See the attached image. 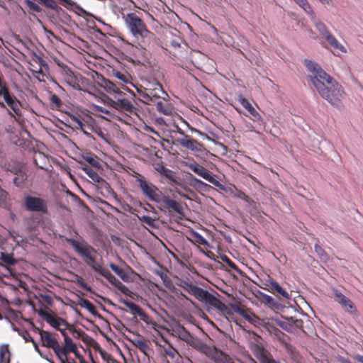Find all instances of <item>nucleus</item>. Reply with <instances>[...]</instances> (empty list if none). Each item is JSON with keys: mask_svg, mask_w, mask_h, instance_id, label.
Returning a JSON list of instances; mask_svg holds the SVG:
<instances>
[{"mask_svg": "<svg viewBox=\"0 0 363 363\" xmlns=\"http://www.w3.org/2000/svg\"><path fill=\"white\" fill-rule=\"evenodd\" d=\"M304 63L313 74L311 81L320 96L333 106H342L346 94L342 85L313 61L305 60Z\"/></svg>", "mask_w": 363, "mask_h": 363, "instance_id": "f257e3e1", "label": "nucleus"}, {"mask_svg": "<svg viewBox=\"0 0 363 363\" xmlns=\"http://www.w3.org/2000/svg\"><path fill=\"white\" fill-rule=\"evenodd\" d=\"M181 286L199 301L204 302L206 305L216 308L223 313H230L228 307L208 291L187 281H183Z\"/></svg>", "mask_w": 363, "mask_h": 363, "instance_id": "f03ea898", "label": "nucleus"}, {"mask_svg": "<svg viewBox=\"0 0 363 363\" xmlns=\"http://www.w3.org/2000/svg\"><path fill=\"white\" fill-rule=\"evenodd\" d=\"M0 107L7 108L9 114L16 118L22 115L21 104L16 96L11 93L6 83L0 78Z\"/></svg>", "mask_w": 363, "mask_h": 363, "instance_id": "7ed1b4c3", "label": "nucleus"}, {"mask_svg": "<svg viewBox=\"0 0 363 363\" xmlns=\"http://www.w3.org/2000/svg\"><path fill=\"white\" fill-rule=\"evenodd\" d=\"M67 242L73 247L75 252L84 259V262L93 270L96 272L101 265L96 260V250L84 240L79 242L72 238L67 239Z\"/></svg>", "mask_w": 363, "mask_h": 363, "instance_id": "20e7f679", "label": "nucleus"}, {"mask_svg": "<svg viewBox=\"0 0 363 363\" xmlns=\"http://www.w3.org/2000/svg\"><path fill=\"white\" fill-rule=\"evenodd\" d=\"M122 18L130 32L135 38L138 39L140 38L144 40L152 34L151 32L148 30L145 22L135 13L128 14L122 13Z\"/></svg>", "mask_w": 363, "mask_h": 363, "instance_id": "39448f33", "label": "nucleus"}, {"mask_svg": "<svg viewBox=\"0 0 363 363\" xmlns=\"http://www.w3.org/2000/svg\"><path fill=\"white\" fill-rule=\"evenodd\" d=\"M137 174L136 182L143 195L151 201L160 202L163 193L155 184L147 182L145 177L139 174Z\"/></svg>", "mask_w": 363, "mask_h": 363, "instance_id": "423d86ee", "label": "nucleus"}, {"mask_svg": "<svg viewBox=\"0 0 363 363\" xmlns=\"http://www.w3.org/2000/svg\"><path fill=\"white\" fill-rule=\"evenodd\" d=\"M136 89L139 99L147 105L152 104L156 100H160V98L163 96H168L162 85H156L155 89H143V86L140 85Z\"/></svg>", "mask_w": 363, "mask_h": 363, "instance_id": "0eeeda50", "label": "nucleus"}, {"mask_svg": "<svg viewBox=\"0 0 363 363\" xmlns=\"http://www.w3.org/2000/svg\"><path fill=\"white\" fill-rule=\"evenodd\" d=\"M123 96H115V99L108 97L106 102L113 108L125 112L126 114L138 116V108L130 101Z\"/></svg>", "mask_w": 363, "mask_h": 363, "instance_id": "6e6552de", "label": "nucleus"}, {"mask_svg": "<svg viewBox=\"0 0 363 363\" xmlns=\"http://www.w3.org/2000/svg\"><path fill=\"white\" fill-rule=\"evenodd\" d=\"M58 65L61 67L60 74L64 82L74 89L82 90L81 82L84 78L81 74H74L70 68L63 63H58Z\"/></svg>", "mask_w": 363, "mask_h": 363, "instance_id": "1a4fd4ad", "label": "nucleus"}, {"mask_svg": "<svg viewBox=\"0 0 363 363\" xmlns=\"http://www.w3.org/2000/svg\"><path fill=\"white\" fill-rule=\"evenodd\" d=\"M24 206L29 211L48 213V204L45 200L40 197L28 196L24 199Z\"/></svg>", "mask_w": 363, "mask_h": 363, "instance_id": "9d476101", "label": "nucleus"}, {"mask_svg": "<svg viewBox=\"0 0 363 363\" xmlns=\"http://www.w3.org/2000/svg\"><path fill=\"white\" fill-rule=\"evenodd\" d=\"M189 168L193 171L195 174L200 176L201 177L203 178L211 184H213L214 186L217 187L221 188L222 185L219 182L218 180H217L211 173L210 171H208L206 168H205L203 166L196 163L193 162L188 164Z\"/></svg>", "mask_w": 363, "mask_h": 363, "instance_id": "9b49d317", "label": "nucleus"}, {"mask_svg": "<svg viewBox=\"0 0 363 363\" xmlns=\"http://www.w3.org/2000/svg\"><path fill=\"white\" fill-rule=\"evenodd\" d=\"M105 277L113 286L117 288L121 293L128 295L130 292L128 288L117 279L111 272L102 266L96 272Z\"/></svg>", "mask_w": 363, "mask_h": 363, "instance_id": "f8f14e48", "label": "nucleus"}, {"mask_svg": "<svg viewBox=\"0 0 363 363\" xmlns=\"http://www.w3.org/2000/svg\"><path fill=\"white\" fill-rule=\"evenodd\" d=\"M333 295L335 301L340 304L347 312L351 314L356 313V306L349 298L345 296L337 289L333 290Z\"/></svg>", "mask_w": 363, "mask_h": 363, "instance_id": "ddd939ff", "label": "nucleus"}, {"mask_svg": "<svg viewBox=\"0 0 363 363\" xmlns=\"http://www.w3.org/2000/svg\"><path fill=\"white\" fill-rule=\"evenodd\" d=\"M166 96L160 98V100H156L151 105L155 106L156 110L165 116H171L173 114L174 110L172 105L169 100L165 99Z\"/></svg>", "mask_w": 363, "mask_h": 363, "instance_id": "4468645a", "label": "nucleus"}, {"mask_svg": "<svg viewBox=\"0 0 363 363\" xmlns=\"http://www.w3.org/2000/svg\"><path fill=\"white\" fill-rule=\"evenodd\" d=\"M238 101L247 111L252 121L256 122L263 121L261 115L255 110L250 102L243 96L239 95L238 96Z\"/></svg>", "mask_w": 363, "mask_h": 363, "instance_id": "2eb2a0df", "label": "nucleus"}, {"mask_svg": "<svg viewBox=\"0 0 363 363\" xmlns=\"http://www.w3.org/2000/svg\"><path fill=\"white\" fill-rule=\"evenodd\" d=\"M187 345H190L197 351L209 356L212 353L211 347L204 343L202 340L195 336H192Z\"/></svg>", "mask_w": 363, "mask_h": 363, "instance_id": "dca6fc26", "label": "nucleus"}, {"mask_svg": "<svg viewBox=\"0 0 363 363\" xmlns=\"http://www.w3.org/2000/svg\"><path fill=\"white\" fill-rule=\"evenodd\" d=\"M159 203H162L169 210H172L179 214H183V209L180 203L164 194H162Z\"/></svg>", "mask_w": 363, "mask_h": 363, "instance_id": "f3484780", "label": "nucleus"}, {"mask_svg": "<svg viewBox=\"0 0 363 363\" xmlns=\"http://www.w3.org/2000/svg\"><path fill=\"white\" fill-rule=\"evenodd\" d=\"M177 143L181 146L194 151L199 150L201 149V145L196 140L191 138L189 135H184L182 138H177Z\"/></svg>", "mask_w": 363, "mask_h": 363, "instance_id": "a211bd4d", "label": "nucleus"}, {"mask_svg": "<svg viewBox=\"0 0 363 363\" xmlns=\"http://www.w3.org/2000/svg\"><path fill=\"white\" fill-rule=\"evenodd\" d=\"M82 169L96 183L101 185V187L111 189L109 184L99 176L96 171L90 167L85 165L82 167Z\"/></svg>", "mask_w": 363, "mask_h": 363, "instance_id": "6ab92c4d", "label": "nucleus"}, {"mask_svg": "<svg viewBox=\"0 0 363 363\" xmlns=\"http://www.w3.org/2000/svg\"><path fill=\"white\" fill-rule=\"evenodd\" d=\"M232 308L235 313L241 315L245 320L250 323L254 322L255 319L257 318L250 309L242 304L233 305Z\"/></svg>", "mask_w": 363, "mask_h": 363, "instance_id": "aec40b11", "label": "nucleus"}, {"mask_svg": "<svg viewBox=\"0 0 363 363\" xmlns=\"http://www.w3.org/2000/svg\"><path fill=\"white\" fill-rule=\"evenodd\" d=\"M275 335L281 340L286 352L291 356L292 358H296L298 355L296 348L291 344L288 343L285 340V335L279 329H274Z\"/></svg>", "mask_w": 363, "mask_h": 363, "instance_id": "412c9836", "label": "nucleus"}, {"mask_svg": "<svg viewBox=\"0 0 363 363\" xmlns=\"http://www.w3.org/2000/svg\"><path fill=\"white\" fill-rule=\"evenodd\" d=\"M268 286L269 287L268 290L271 293L277 294L287 299L289 298V294L276 281L270 280Z\"/></svg>", "mask_w": 363, "mask_h": 363, "instance_id": "4be33fe9", "label": "nucleus"}, {"mask_svg": "<svg viewBox=\"0 0 363 363\" xmlns=\"http://www.w3.org/2000/svg\"><path fill=\"white\" fill-rule=\"evenodd\" d=\"M256 357L260 363H277L271 354L264 348H259L256 352Z\"/></svg>", "mask_w": 363, "mask_h": 363, "instance_id": "5701e85b", "label": "nucleus"}, {"mask_svg": "<svg viewBox=\"0 0 363 363\" xmlns=\"http://www.w3.org/2000/svg\"><path fill=\"white\" fill-rule=\"evenodd\" d=\"M328 43L335 50H337L341 52H347L346 48L337 40V38L330 32L325 38Z\"/></svg>", "mask_w": 363, "mask_h": 363, "instance_id": "b1692460", "label": "nucleus"}, {"mask_svg": "<svg viewBox=\"0 0 363 363\" xmlns=\"http://www.w3.org/2000/svg\"><path fill=\"white\" fill-rule=\"evenodd\" d=\"M41 340L43 345L49 348H54V347L58 343L55 337H52L48 331H43L41 336Z\"/></svg>", "mask_w": 363, "mask_h": 363, "instance_id": "393cba45", "label": "nucleus"}, {"mask_svg": "<svg viewBox=\"0 0 363 363\" xmlns=\"http://www.w3.org/2000/svg\"><path fill=\"white\" fill-rule=\"evenodd\" d=\"M38 315L42 317L50 326H53L57 315L54 313H48L45 310L40 309L38 311Z\"/></svg>", "mask_w": 363, "mask_h": 363, "instance_id": "a878e982", "label": "nucleus"}, {"mask_svg": "<svg viewBox=\"0 0 363 363\" xmlns=\"http://www.w3.org/2000/svg\"><path fill=\"white\" fill-rule=\"evenodd\" d=\"M73 121L75 123L77 128L80 129L84 133V134L86 135L87 136H89L91 132L94 130V127L88 124H85L84 121L79 118H77V117H74Z\"/></svg>", "mask_w": 363, "mask_h": 363, "instance_id": "bb28decb", "label": "nucleus"}, {"mask_svg": "<svg viewBox=\"0 0 363 363\" xmlns=\"http://www.w3.org/2000/svg\"><path fill=\"white\" fill-rule=\"evenodd\" d=\"M11 353L9 345H2L0 346V363H10Z\"/></svg>", "mask_w": 363, "mask_h": 363, "instance_id": "cd10ccee", "label": "nucleus"}, {"mask_svg": "<svg viewBox=\"0 0 363 363\" xmlns=\"http://www.w3.org/2000/svg\"><path fill=\"white\" fill-rule=\"evenodd\" d=\"M23 5L28 9V12L31 15L42 11V9L40 6L31 0H24Z\"/></svg>", "mask_w": 363, "mask_h": 363, "instance_id": "c85d7f7f", "label": "nucleus"}, {"mask_svg": "<svg viewBox=\"0 0 363 363\" xmlns=\"http://www.w3.org/2000/svg\"><path fill=\"white\" fill-rule=\"evenodd\" d=\"M104 88L107 92L110 94H116V96H125V94L120 91L115 84L109 80L105 81Z\"/></svg>", "mask_w": 363, "mask_h": 363, "instance_id": "c756f323", "label": "nucleus"}, {"mask_svg": "<svg viewBox=\"0 0 363 363\" xmlns=\"http://www.w3.org/2000/svg\"><path fill=\"white\" fill-rule=\"evenodd\" d=\"M133 343L138 349H139L145 354L146 353L147 350H149L147 340L141 336H139L138 337L133 340Z\"/></svg>", "mask_w": 363, "mask_h": 363, "instance_id": "7c9ffc66", "label": "nucleus"}, {"mask_svg": "<svg viewBox=\"0 0 363 363\" xmlns=\"http://www.w3.org/2000/svg\"><path fill=\"white\" fill-rule=\"evenodd\" d=\"M294 1L301 7L306 13L309 14L311 18H315V12L307 0H294Z\"/></svg>", "mask_w": 363, "mask_h": 363, "instance_id": "2f4dec72", "label": "nucleus"}, {"mask_svg": "<svg viewBox=\"0 0 363 363\" xmlns=\"http://www.w3.org/2000/svg\"><path fill=\"white\" fill-rule=\"evenodd\" d=\"M294 1L301 7L306 13L309 14L311 18H315V12L307 0H294Z\"/></svg>", "mask_w": 363, "mask_h": 363, "instance_id": "473e14b6", "label": "nucleus"}, {"mask_svg": "<svg viewBox=\"0 0 363 363\" xmlns=\"http://www.w3.org/2000/svg\"><path fill=\"white\" fill-rule=\"evenodd\" d=\"M294 1L301 7L306 13L309 14L311 18H315V12L307 0H294Z\"/></svg>", "mask_w": 363, "mask_h": 363, "instance_id": "72a5a7b5", "label": "nucleus"}, {"mask_svg": "<svg viewBox=\"0 0 363 363\" xmlns=\"http://www.w3.org/2000/svg\"><path fill=\"white\" fill-rule=\"evenodd\" d=\"M294 1L301 7L306 13L309 14L311 18H315V12L307 0H294Z\"/></svg>", "mask_w": 363, "mask_h": 363, "instance_id": "f704fd0d", "label": "nucleus"}, {"mask_svg": "<svg viewBox=\"0 0 363 363\" xmlns=\"http://www.w3.org/2000/svg\"><path fill=\"white\" fill-rule=\"evenodd\" d=\"M62 335L65 340V348L67 349L68 352H75L77 351V347L74 344L72 338L69 337L66 332L62 331Z\"/></svg>", "mask_w": 363, "mask_h": 363, "instance_id": "c9c22d12", "label": "nucleus"}, {"mask_svg": "<svg viewBox=\"0 0 363 363\" xmlns=\"http://www.w3.org/2000/svg\"><path fill=\"white\" fill-rule=\"evenodd\" d=\"M52 327L60 330L62 333V331L65 332L67 329L72 328V325H70L65 319L58 316Z\"/></svg>", "mask_w": 363, "mask_h": 363, "instance_id": "e433bc0d", "label": "nucleus"}, {"mask_svg": "<svg viewBox=\"0 0 363 363\" xmlns=\"http://www.w3.org/2000/svg\"><path fill=\"white\" fill-rule=\"evenodd\" d=\"M109 267L123 281L128 280V275L124 269L113 263H110Z\"/></svg>", "mask_w": 363, "mask_h": 363, "instance_id": "4c0bfd02", "label": "nucleus"}, {"mask_svg": "<svg viewBox=\"0 0 363 363\" xmlns=\"http://www.w3.org/2000/svg\"><path fill=\"white\" fill-rule=\"evenodd\" d=\"M79 305L81 307L86 308L92 315H96L97 313V311L96 310V307L88 299L81 298L79 300Z\"/></svg>", "mask_w": 363, "mask_h": 363, "instance_id": "58836bf2", "label": "nucleus"}, {"mask_svg": "<svg viewBox=\"0 0 363 363\" xmlns=\"http://www.w3.org/2000/svg\"><path fill=\"white\" fill-rule=\"evenodd\" d=\"M177 333L180 340L184 341L186 344L189 342L190 339L193 336L189 332H188L184 327L182 326L177 329Z\"/></svg>", "mask_w": 363, "mask_h": 363, "instance_id": "ea45409f", "label": "nucleus"}, {"mask_svg": "<svg viewBox=\"0 0 363 363\" xmlns=\"http://www.w3.org/2000/svg\"><path fill=\"white\" fill-rule=\"evenodd\" d=\"M33 60L39 65L38 72L43 73V70L48 71V65L42 57L34 53Z\"/></svg>", "mask_w": 363, "mask_h": 363, "instance_id": "a19ab883", "label": "nucleus"}, {"mask_svg": "<svg viewBox=\"0 0 363 363\" xmlns=\"http://www.w3.org/2000/svg\"><path fill=\"white\" fill-rule=\"evenodd\" d=\"M233 194L235 197L239 198L250 204L255 203V202L253 199H252L250 196L246 195L243 191H242L241 190H240L237 188H235V190L233 191Z\"/></svg>", "mask_w": 363, "mask_h": 363, "instance_id": "79ce46f5", "label": "nucleus"}, {"mask_svg": "<svg viewBox=\"0 0 363 363\" xmlns=\"http://www.w3.org/2000/svg\"><path fill=\"white\" fill-rule=\"evenodd\" d=\"M314 250L317 255L322 261L327 262L329 260V256L328 253L318 243L315 244Z\"/></svg>", "mask_w": 363, "mask_h": 363, "instance_id": "37998d69", "label": "nucleus"}, {"mask_svg": "<svg viewBox=\"0 0 363 363\" xmlns=\"http://www.w3.org/2000/svg\"><path fill=\"white\" fill-rule=\"evenodd\" d=\"M56 355L63 361L64 358L66 359L67 354L69 353L67 349L59 345L57 343L54 348H52Z\"/></svg>", "mask_w": 363, "mask_h": 363, "instance_id": "c03bdc74", "label": "nucleus"}, {"mask_svg": "<svg viewBox=\"0 0 363 363\" xmlns=\"http://www.w3.org/2000/svg\"><path fill=\"white\" fill-rule=\"evenodd\" d=\"M315 27L323 38H325L328 33H330L326 26L320 21H317L315 22Z\"/></svg>", "mask_w": 363, "mask_h": 363, "instance_id": "a18cd8bd", "label": "nucleus"}, {"mask_svg": "<svg viewBox=\"0 0 363 363\" xmlns=\"http://www.w3.org/2000/svg\"><path fill=\"white\" fill-rule=\"evenodd\" d=\"M191 235L195 242L205 246L208 245L207 240L198 232L192 231Z\"/></svg>", "mask_w": 363, "mask_h": 363, "instance_id": "49530a36", "label": "nucleus"}, {"mask_svg": "<svg viewBox=\"0 0 363 363\" xmlns=\"http://www.w3.org/2000/svg\"><path fill=\"white\" fill-rule=\"evenodd\" d=\"M190 181H191L190 182L191 185L196 189H204L207 186H208V185L207 184H206L205 182H202L201 180H200L194 177H192L190 179Z\"/></svg>", "mask_w": 363, "mask_h": 363, "instance_id": "de8ad7c7", "label": "nucleus"}, {"mask_svg": "<svg viewBox=\"0 0 363 363\" xmlns=\"http://www.w3.org/2000/svg\"><path fill=\"white\" fill-rule=\"evenodd\" d=\"M123 303L130 309L131 313L133 315H138L142 309L139 306L132 301H125Z\"/></svg>", "mask_w": 363, "mask_h": 363, "instance_id": "09e8293b", "label": "nucleus"}, {"mask_svg": "<svg viewBox=\"0 0 363 363\" xmlns=\"http://www.w3.org/2000/svg\"><path fill=\"white\" fill-rule=\"evenodd\" d=\"M40 1L47 8H50L54 11H57L60 9L55 0H40Z\"/></svg>", "mask_w": 363, "mask_h": 363, "instance_id": "8fccbe9b", "label": "nucleus"}, {"mask_svg": "<svg viewBox=\"0 0 363 363\" xmlns=\"http://www.w3.org/2000/svg\"><path fill=\"white\" fill-rule=\"evenodd\" d=\"M14 330L17 331L26 342H33V338L26 330H18L16 328H14Z\"/></svg>", "mask_w": 363, "mask_h": 363, "instance_id": "3c124183", "label": "nucleus"}, {"mask_svg": "<svg viewBox=\"0 0 363 363\" xmlns=\"http://www.w3.org/2000/svg\"><path fill=\"white\" fill-rule=\"evenodd\" d=\"M0 258L2 260V262L9 265H13L16 263L15 259L11 255L5 254L4 252L1 253Z\"/></svg>", "mask_w": 363, "mask_h": 363, "instance_id": "603ef678", "label": "nucleus"}, {"mask_svg": "<svg viewBox=\"0 0 363 363\" xmlns=\"http://www.w3.org/2000/svg\"><path fill=\"white\" fill-rule=\"evenodd\" d=\"M114 76L120 81L128 83L129 82V76L126 74L122 73L119 71L114 72Z\"/></svg>", "mask_w": 363, "mask_h": 363, "instance_id": "864d4df0", "label": "nucleus"}, {"mask_svg": "<svg viewBox=\"0 0 363 363\" xmlns=\"http://www.w3.org/2000/svg\"><path fill=\"white\" fill-rule=\"evenodd\" d=\"M84 159L91 165L97 167L99 165L98 161L91 155H86L84 157Z\"/></svg>", "mask_w": 363, "mask_h": 363, "instance_id": "5fc2aeb1", "label": "nucleus"}, {"mask_svg": "<svg viewBox=\"0 0 363 363\" xmlns=\"http://www.w3.org/2000/svg\"><path fill=\"white\" fill-rule=\"evenodd\" d=\"M140 219L141 221L150 226L153 225L154 220L150 216H143Z\"/></svg>", "mask_w": 363, "mask_h": 363, "instance_id": "6e6d98bb", "label": "nucleus"}, {"mask_svg": "<svg viewBox=\"0 0 363 363\" xmlns=\"http://www.w3.org/2000/svg\"><path fill=\"white\" fill-rule=\"evenodd\" d=\"M293 325L297 328L303 331V321L301 319H296L293 320Z\"/></svg>", "mask_w": 363, "mask_h": 363, "instance_id": "4d7b16f0", "label": "nucleus"}, {"mask_svg": "<svg viewBox=\"0 0 363 363\" xmlns=\"http://www.w3.org/2000/svg\"><path fill=\"white\" fill-rule=\"evenodd\" d=\"M222 259L226 262V264L233 269H236L238 268L237 265L228 257L226 256H224V257L222 258Z\"/></svg>", "mask_w": 363, "mask_h": 363, "instance_id": "13d9d810", "label": "nucleus"}, {"mask_svg": "<svg viewBox=\"0 0 363 363\" xmlns=\"http://www.w3.org/2000/svg\"><path fill=\"white\" fill-rule=\"evenodd\" d=\"M51 102L56 105V106L59 107L62 105V101L55 94H53L50 98Z\"/></svg>", "mask_w": 363, "mask_h": 363, "instance_id": "bf43d9fd", "label": "nucleus"}, {"mask_svg": "<svg viewBox=\"0 0 363 363\" xmlns=\"http://www.w3.org/2000/svg\"><path fill=\"white\" fill-rule=\"evenodd\" d=\"M156 85H162L160 82L153 81V82H148L146 84L145 86H143V89H155L156 88Z\"/></svg>", "mask_w": 363, "mask_h": 363, "instance_id": "052dcab7", "label": "nucleus"}, {"mask_svg": "<svg viewBox=\"0 0 363 363\" xmlns=\"http://www.w3.org/2000/svg\"><path fill=\"white\" fill-rule=\"evenodd\" d=\"M138 315L140 316V319L143 320L145 323L149 322V316L143 311V309H141L140 312L138 313Z\"/></svg>", "mask_w": 363, "mask_h": 363, "instance_id": "680f3d73", "label": "nucleus"}, {"mask_svg": "<svg viewBox=\"0 0 363 363\" xmlns=\"http://www.w3.org/2000/svg\"><path fill=\"white\" fill-rule=\"evenodd\" d=\"M7 197V192L0 187V203L4 202Z\"/></svg>", "mask_w": 363, "mask_h": 363, "instance_id": "e2e57ef3", "label": "nucleus"}, {"mask_svg": "<svg viewBox=\"0 0 363 363\" xmlns=\"http://www.w3.org/2000/svg\"><path fill=\"white\" fill-rule=\"evenodd\" d=\"M95 109L96 111H99V112H101V113H106L107 115H108L110 113V111L108 110H107L106 108L102 107V106H95Z\"/></svg>", "mask_w": 363, "mask_h": 363, "instance_id": "0e129e2a", "label": "nucleus"}, {"mask_svg": "<svg viewBox=\"0 0 363 363\" xmlns=\"http://www.w3.org/2000/svg\"><path fill=\"white\" fill-rule=\"evenodd\" d=\"M319 2L325 6H334V1L333 0H318Z\"/></svg>", "mask_w": 363, "mask_h": 363, "instance_id": "69168bd1", "label": "nucleus"}, {"mask_svg": "<svg viewBox=\"0 0 363 363\" xmlns=\"http://www.w3.org/2000/svg\"><path fill=\"white\" fill-rule=\"evenodd\" d=\"M337 359L340 363H352L349 359L344 357H338Z\"/></svg>", "mask_w": 363, "mask_h": 363, "instance_id": "338daca9", "label": "nucleus"}, {"mask_svg": "<svg viewBox=\"0 0 363 363\" xmlns=\"http://www.w3.org/2000/svg\"><path fill=\"white\" fill-rule=\"evenodd\" d=\"M62 3V5L65 6H72L74 2L72 0H60Z\"/></svg>", "mask_w": 363, "mask_h": 363, "instance_id": "774afa93", "label": "nucleus"}]
</instances>
